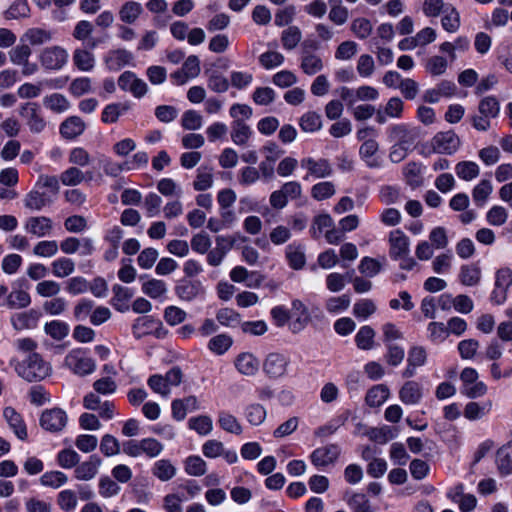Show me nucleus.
<instances>
[{
	"label": "nucleus",
	"instance_id": "obj_31",
	"mask_svg": "<svg viewBox=\"0 0 512 512\" xmlns=\"http://www.w3.org/2000/svg\"><path fill=\"white\" fill-rule=\"evenodd\" d=\"M323 62L320 56L303 49L301 58V69L307 75H314L321 71Z\"/></svg>",
	"mask_w": 512,
	"mask_h": 512
},
{
	"label": "nucleus",
	"instance_id": "obj_57",
	"mask_svg": "<svg viewBox=\"0 0 512 512\" xmlns=\"http://www.w3.org/2000/svg\"><path fill=\"white\" fill-rule=\"evenodd\" d=\"M276 93L271 87H257L252 94V100L260 106H267L275 101Z\"/></svg>",
	"mask_w": 512,
	"mask_h": 512
},
{
	"label": "nucleus",
	"instance_id": "obj_34",
	"mask_svg": "<svg viewBox=\"0 0 512 512\" xmlns=\"http://www.w3.org/2000/svg\"><path fill=\"white\" fill-rule=\"evenodd\" d=\"M286 258L291 268L295 270L302 269L306 263L304 247L296 244L288 245L286 247Z\"/></svg>",
	"mask_w": 512,
	"mask_h": 512
},
{
	"label": "nucleus",
	"instance_id": "obj_42",
	"mask_svg": "<svg viewBox=\"0 0 512 512\" xmlns=\"http://www.w3.org/2000/svg\"><path fill=\"white\" fill-rule=\"evenodd\" d=\"M31 303V297L28 292L17 289L12 290L9 293V300L7 302V308L8 309H22L26 308Z\"/></svg>",
	"mask_w": 512,
	"mask_h": 512
},
{
	"label": "nucleus",
	"instance_id": "obj_38",
	"mask_svg": "<svg viewBox=\"0 0 512 512\" xmlns=\"http://www.w3.org/2000/svg\"><path fill=\"white\" fill-rule=\"evenodd\" d=\"M218 424L224 431L231 434L240 435L243 431L237 418L225 411L219 412Z\"/></svg>",
	"mask_w": 512,
	"mask_h": 512
},
{
	"label": "nucleus",
	"instance_id": "obj_15",
	"mask_svg": "<svg viewBox=\"0 0 512 512\" xmlns=\"http://www.w3.org/2000/svg\"><path fill=\"white\" fill-rule=\"evenodd\" d=\"M427 353L422 346H413L408 352L407 366L402 372L403 378H411L416 374V369L425 365Z\"/></svg>",
	"mask_w": 512,
	"mask_h": 512
},
{
	"label": "nucleus",
	"instance_id": "obj_6",
	"mask_svg": "<svg viewBox=\"0 0 512 512\" xmlns=\"http://www.w3.org/2000/svg\"><path fill=\"white\" fill-rule=\"evenodd\" d=\"M68 421L67 414L60 408L46 409L40 417V425L49 432H59L64 429Z\"/></svg>",
	"mask_w": 512,
	"mask_h": 512
},
{
	"label": "nucleus",
	"instance_id": "obj_59",
	"mask_svg": "<svg viewBox=\"0 0 512 512\" xmlns=\"http://www.w3.org/2000/svg\"><path fill=\"white\" fill-rule=\"evenodd\" d=\"M31 53L32 50L27 43L19 44L10 50V61L15 65L26 63L27 60H29Z\"/></svg>",
	"mask_w": 512,
	"mask_h": 512
},
{
	"label": "nucleus",
	"instance_id": "obj_17",
	"mask_svg": "<svg viewBox=\"0 0 512 512\" xmlns=\"http://www.w3.org/2000/svg\"><path fill=\"white\" fill-rule=\"evenodd\" d=\"M234 244L235 240L232 237L218 236L216 238V247L208 252L207 262L211 266H219Z\"/></svg>",
	"mask_w": 512,
	"mask_h": 512
},
{
	"label": "nucleus",
	"instance_id": "obj_10",
	"mask_svg": "<svg viewBox=\"0 0 512 512\" xmlns=\"http://www.w3.org/2000/svg\"><path fill=\"white\" fill-rule=\"evenodd\" d=\"M119 87L124 91H129L136 98L143 97L148 90L147 84L131 71H125L118 79Z\"/></svg>",
	"mask_w": 512,
	"mask_h": 512
},
{
	"label": "nucleus",
	"instance_id": "obj_40",
	"mask_svg": "<svg viewBox=\"0 0 512 512\" xmlns=\"http://www.w3.org/2000/svg\"><path fill=\"white\" fill-rule=\"evenodd\" d=\"M57 505L64 512H73L78 505L76 491L65 489L59 492L57 496Z\"/></svg>",
	"mask_w": 512,
	"mask_h": 512
},
{
	"label": "nucleus",
	"instance_id": "obj_55",
	"mask_svg": "<svg viewBox=\"0 0 512 512\" xmlns=\"http://www.w3.org/2000/svg\"><path fill=\"white\" fill-rule=\"evenodd\" d=\"M299 125L305 132H316L322 127L321 116L316 112H307L300 118Z\"/></svg>",
	"mask_w": 512,
	"mask_h": 512
},
{
	"label": "nucleus",
	"instance_id": "obj_29",
	"mask_svg": "<svg viewBox=\"0 0 512 512\" xmlns=\"http://www.w3.org/2000/svg\"><path fill=\"white\" fill-rule=\"evenodd\" d=\"M389 395L388 387L384 384H378L368 390L365 401L370 407H379L388 399Z\"/></svg>",
	"mask_w": 512,
	"mask_h": 512
},
{
	"label": "nucleus",
	"instance_id": "obj_11",
	"mask_svg": "<svg viewBox=\"0 0 512 512\" xmlns=\"http://www.w3.org/2000/svg\"><path fill=\"white\" fill-rule=\"evenodd\" d=\"M20 115L27 120V125L32 133H41L45 129L46 122L40 115L36 103L28 102L22 105Z\"/></svg>",
	"mask_w": 512,
	"mask_h": 512
},
{
	"label": "nucleus",
	"instance_id": "obj_48",
	"mask_svg": "<svg viewBox=\"0 0 512 512\" xmlns=\"http://www.w3.org/2000/svg\"><path fill=\"white\" fill-rule=\"evenodd\" d=\"M60 181L65 186H77L84 182V172L79 167H69L61 173Z\"/></svg>",
	"mask_w": 512,
	"mask_h": 512
},
{
	"label": "nucleus",
	"instance_id": "obj_22",
	"mask_svg": "<svg viewBox=\"0 0 512 512\" xmlns=\"http://www.w3.org/2000/svg\"><path fill=\"white\" fill-rule=\"evenodd\" d=\"M40 314L31 309L21 313H15L11 316L10 322L15 330L33 329L37 326Z\"/></svg>",
	"mask_w": 512,
	"mask_h": 512
},
{
	"label": "nucleus",
	"instance_id": "obj_46",
	"mask_svg": "<svg viewBox=\"0 0 512 512\" xmlns=\"http://www.w3.org/2000/svg\"><path fill=\"white\" fill-rule=\"evenodd\" d=\"M52 272L58 278L71 275L75 270V263L72 259L62 257L52 262Z\"/></svg>",
	"mask_w": 512,
	"mask_h": 512
},
{
	"label": "nucleus",
	"instance_id": "obj_60",
	"mask_svg": "<svg viewBox=\"0 0 512 512\" xmlns=\"http://www.w3.org/2000/svg\"><path fill=\"white\" fill-rule=\"evenodd\" d=\"M143 292L151 298H159L167 292V287L164 281L158 279H151L142 285Z\"/></svg>",
	"mask_w": 512,
	"mask_h": 512
},
{
	"label": "nucleus",
	"instance_id": "obj_27",
	"mask_svg": "<svg viewBox=\"0 0 512 512\" xmlns=\"http://www.w3.org/2000/svg\"><path fill=\"white\" fill-rule=\"evenodd\" d=\"M3 415L9 426L13 429L15 435L21 440L26 439L27 430L20 414L17 413L14 408L6 407L3 411Z\"/></svg>",
	"mask_w": 512,
	"mask_h": 512
},
{
	"label": "nucleus",
	"instance_id": "obj_58",
	"mask_svg": "<svg viewBox=\"0 0 512 512\" xmlns=\"http://www.w3.org/2000/svg\"><path fill=\"white\" fill-rule=\"evenodd\" d=\"M176 473L175 467L168 460H159L154 464L153 474L161 481L170 480Z\"/></svg>",
	"mask_w": 512,
	"mask_h": 512
},
{
	"label": "nucleus",
	"instance_id": "obj_2",
	"mask_svg": "<svg viewBox=\"0 0 512 512\" xmlns=\"http://www.w3.org/2000/svg\"><path fill=\"white\" fill-rule=\"evenodd\" d=\"M461 146L459 136L452 130L436 133L431 141L430 147L434 153L452 155Z\"/></svg>",
	"mask_w": 512,
	"mask_h": 512
},
{
	"label": "nucleus",
	"instance_id": "obj_9",
	"mask_svg": "<svg viewBox=\"0 0 512 512\" xmlns=\"http://www.w3.org/2000/svg\"><path fill=\"white\" fill-rule=\"evenodd\" d=\"M301 166L308 171L305 179H307L308 176H313L315 178H327L330 177L333 173L332 165L326 158H303L301 160Z\"/></svg>",
	"mask_w": 512,
	"mask_h": 512
},
{
	"label": "nucleus",
	"instance_id": "obj_18",
	"mask_svg": "<svg viewBox=\"0 0 512 512\" xmlns=\"http://www.w3.org/2000/svg\"><path fill=\"white\" fill-rule=\"evenodd\" d=\"M340 455V448L335 444L317 448L310 456L316 467L327 466L334 463Z\"/></svg>",
	"mask_w": 512,
	"mask_h": 512
},
{
	"label": "nucleus",
	"instance_id": "obj_12",
	"mask_svg": "<svg viewBox=\"0 0 512 512\" xmlns=\"http://www.w3.org/2000/svg\"><path fill=\"white\" fill-rule=\"evenodd\" d=\"M389 255L392 259L398 260L409 254V238L399 229L389 234Z\"/></svg>",
	"mask_w": 512,
	"mask_h": 512
},
{
	"label": "nucleus",
	"instance_id": "obj_32",
	"mask_svg": "<svg viewBox=\"0 0 512 512\" xmlns=\"http://www.w3.org/2000/svg\"><path fill=\"white\" fill-rule=\"evenodd\" d=\"M143 8L135 1L125 2L119 10V18L123 23L132 24L142 14Z\"/></svg>",
	"mask_w": 512,
	"mask_h": 512
},
{
	"label": "nucleus",
	"instance_id": "obj_16",
	"mask_svg": "<svg viewBox=\"0 0 512 512\" xmlns=\"http://www.w3.org/2000/svg\"><path fill=\"white\" fill-rule=\"evenodd\" d=\"M176 295L184 301H192L204 294V288L200 281L181 279L175 286Z\"/></svg>",
	"mask_w": 512,
	"mask_h": 512
},
{
	"label": "nucleus",
	"instance_id": "obj_50",
	"mask_svg": "<svg viewBox=\"0 0 512 512\" xmlns=\"http://www.w3.org/2000/svg\"><path fill=\"white\" fill-rule=\"evenodd\" d=\"M190 429L195 430L200 435H207L213 429V422L209 416L201 415L192 417L188 421Z\"/></svg>",
	"mask_w": 512,
	"mask_h": 512
},
{
	"label": "nucleus",
	"instance_id": "obj_36",
	"mask_svg": "<svg viewBox=\"0 0 512 512\" xmlns=\"http://www.w3.org/2000/svg\"><path fill=\"white\" fill-rule=\"evenodd\" d=\"M460 282L465 286H475L481 280V269L475 264L463 265L459 274Z\"/></svg>",
	"mask_w": 512,
	"mask_h": 512
},
{
	"label": "nucleus",
	"instance_id": "obj_5",
	"mask_svg": "<svg viewBox=\"0 0 512 512\" xmlns=\"http://www.w3.org/2000/svg\"><path fill=\"white\" fill-rule=\"evenodd\" d=\"M99 44V40L91 39L87 42L86 47L76 48L73 51L72 60L74 66L83 72L93 70L95 66V56L92 52Z\"/></svg>",
	"mask_w": 512,
	"mask_h": 512
},
{
	"label": "nucleus",
	"instance_id": "obj_4",
	"mask_svg": "<svg viewBox=\"0 0 512 512\" xmlns=\"http://www.w3.org/2000/svg\"><path fill=\"white\" fill-rule=\"evenodd\" d=\"M65 365L79 376L89 375L96 369L95 361L85 356L79 349L72 350L66 355Z\"/></svg>",
	"mask_w": 512,
	"mask_h": 512
},
{
	"label": "nucleus",
	"instance_id": "obj_30",
	"mask_svg": "<svg viewBox=\"0 0 512 512\" xmlns=\"http://www.w3.org/2000/svg\"><path fill=\"white\" fill-rule=\"evenodd\" d=\"M444 16L441 19V24L444 30L449 33H455L460 28V14L457 9L451 5L446 4L443 10Z\"/></svg>",
	"mask_w": 512,
	"mask_h": 512
},
{
	"label": "nucleus",
	"instance_id": "obj_26",
	"mask_svg": "<svg viewBox=\"0 0 512 512\" xmlns=\"http://www.w3.org/2000/svg\"><path fill=\"white\" fill-rule=\"evenodd\" d=\"M259 361L251 353H241L235 359L236 369L243 375L252 376L256 374L259 369Z\"/></svg>",
	"mask_w": 512,
	"mask_h": 512
},
{
	"label": "nucleus",
	"instance_id": "obj_8",
	"mask_svg": "<svg viewBox=\"0 0 512 512\" xmlns=\"http://www.w3.org/2000/svg\"><path fill=\"white\" fill-rule=\"evenodd\" d=\"M390 137L396 141L395 144L411 150L419 137L418 128H410L404 124H396L389 128Z\"/></svg>",
	"mask_w": 512,
	"mask_h": 512
},
{
	"label": "nucleus",
	"instance_id": "obj_14",
	"mask_svg": "<svg viewBox=\"0 0 512 512\" xmlns=\"http://www.w3.org/2000/svg\"><path fill=\"white\" fill-rule=\"evenodd\" d=\"M24 229L27 233L42 238L51 233L53 222L49 217L34 216L26 220Z\"/></svg>",
	"mask_w": 512,
	"mask_h": 512
},
{
	"label": "nucleus",
	"instance_id": "obj_54",
	"mask_svg": "<svg viewBox=\"0 0 512 512\" xmlns=\"http://www.w3.org/2000/svg\"><path fill=\"white\" fill-rule=\"evenodd\" d=\"M492 191L493 187L491 182L489 180H481L472 191V197L474 202L478 206H482L488 199Z\"/></svg>",
	"mask_w": 512,
	"mask_h": 512
},
{
	"label": "nucleus",
	"instance_id": "obj_35",
	"mask_svg": "<svg viewBox=\"0 0 512 512\" xmlns=\"http://www.w3.org/2000/svg\"><path fill=\"white\" fill-rule=\"evenodd\" d=\"M132 60V54L125 49L111 51L106 57V64L110 70H119Z\"/></svg>",
	"mask_w": 512,
	"mask_h": 512
},
{
	"label": "nucleus",
	"instance_id": "obj_62",
	"mask_svg": "<svg viewBox=\"0 0 512 512\" xmlns=\"http://www.w3.org/2000/svg\"><path fill=\"white\" fill-rule=\"evenodd\" d=\"M80 456L73 449H63L57 455L58 465L64 469L76 467L79 463Z\"/></svg>",
	"mask_w": 512,
	"mask_h": 512
},
{
	"label": "nucleus",
	"instance_id": "obj_19",
	"mask_svg": "<svg viewBox=\"0 0 512 512\" xmlns=\"http://www.w3.org/2000/svg\"><path fill=\"white\" fill-rule=\"evenodd\" d=\"M86 129V123L78 116H70L60 124V134L64 139L72 140L82 135Z\"/></svg>",
	"mask_w": 512,
	"mask_h": 512
},
{
	"label": "nucleus",
	"instance_id": "obj_3",
	"mask_svg": "<svg viewBox=\"0 0 512 512\" xmlns=\"http://www.w3.org/2000/svg\"><path fill=\"white\" fill-rule=\"evenodd\" d=\"M39 61L47 70H60L68 61V52L58 45L46 47L41 51Z\"/></svg>",
	"mask_w": 512,
	"mask_h": 512
},
{
	"label": "nucleus",
	"instance_id": "obj_44",
	"mask_svg": "<svg viewBox=\"0 0 512 512\" xmlns=\"http://www.w3.org/2000/svg\"><path fill=\"white\" fill-rule=\"evenodd\" d=\"M375 331L370 326H363L355 336V342L359 349L370 350L374 345Z\"/></svg>",
	"mask_w": 512,
	"mask_h": 512
},
{
	"label": "nucleus",
	"instance_id": "obj_20",
	"mask_svg": "<svg viewBox=\"0 0 512 512\" xmlns=\"http://www.w3.org/2000/svg\"><path fill=\"white\" fill-rule=\"evenodd\" d=\"M422 386L416 381H407L399 390V399L406 405L418 404L422 397Z\"/></svg>",
	"mask_w": 512,
	"mask_h": 512
},
{
	"label": "nucleus",
	"instance_id": "obj_49",
	"mask_svg": "<svg viewBox=\"0 0 512 512\" xmlns=\"http://www.w3.org/2000/svg\"><path fill=\"white\" fill-rule=\"evenodd\" d=\"M217 321L226 327H235L241 325V316L231 308L219 309L216 313Z\"/></svg>",
	"mask_w": 512,
	"mask_h": 512
},
{
	"label": "nucleus",
	"instance_id": "obj_47",
	"mask_svg": "<svg viewBox=\"0 0 512 512\" xmlns=\"http://www.w3.org/2000/svg\"><path fill=\"white\" fill-rule=\"evenodd\" d=\"M68 482V477L61 471H49L45 472L40 477V483L43 486L57 489Z\"/></svg>",
	"mask_w": 512,
	"mask_h": 512
},
{
	"label": "nucleus",
	"instance_id": "obj_1",
	"mask_svg": "<svg viewBox=\"0 0 512 512\" xmlns=\"http://www.w3.org/2000/svg\"><path fill=\"white\" fill-rule=\"evenodd\" d=\"M51 370V365L37 353H32L16 366L18 375L29 382L45 379L51 374Z\"/></svg>",
	"mask_w": 512,
	"mask_h": 512
},
{
	"label": "nucleus",
	"instance_id": "obj_23",
	"mask_svg": "<svg viewBox=\"0 0 512 512\" xmlns=\"http://www.w3.org/2000/svg\"><path fill=\"white\" fill-rule=\"evenodd\" d=\"M52 202V197L38 189L30 191L24 198L25 207L32 211H40L44 207L51 205Z\"/></svg>",
	"mask_w": 512,
	"mask_h": 512
},
{
	"label": "nucleus",
	"instance_id": "obj_25",
	"mask_svg": "<svg viewBox=\"0 0 512 512\" xmlns=\"http://www.w3.org/2000/svg\"><path fill=\"white\" fill-rule=\"evenodd\" d=\"M253 132L251 127L242 119L233 120L231 125V139L238 146H245Z\"/></svg>",
	"mask_w": 512,
	"mask_h": 512
},
{
	"label": "nucleus",
	"instance_id": "obj_24",
	"mask_svg": "<svg viewBox=\"0 0 512 512\" xmlns=\"http://www.w3.org/2000/svg\"><path fill=\"white\" fill-rule=\"evenodd\" d=\"M53 39V33L50 30L33 27L26 30L21 37L22 42L28 45L39 46L50 42Z\"/></svg>",
	"mask_w": 512,
	"mask_h": 512
},
{
	"label": "nucleus",
	"instance_id": "obj_45",
	"mask_svg": "<svg viewBox=\"0 0 512 512\" xmlns=\"http://www.w3.org/2000/svg\"><path fill=\"white\" fill-rule=\"evenodd\" d=\"M233 340L227 334H219L212 337L208 342V349L217 355L224 354L231 346Z\"/></svg>",
	"mask_w": 512,
	"mask_h": 512
},
{
	"label": "nucleus",
	"instance_id": "obj_43",
	"mask_svg": "<svg viewBox=\"0 0 512 512\" xmlns=\"http://www.w3.org/2000/svg\"><path fill=\"white\" fill-rule=\"evenodd\" d=\"M457 176L465 181H471L478 177L480 173L479 166L472 161H461L455 167Z\"/></svg>",
	"mask_w": 512,
	"mask_h": 512
},
{
	"label": "nucleus",
	"instance_id": "obj_64",
	"mask_svg": "<svg viewBox=\"0 0 512 512\" xmlns=\"http://www.w3.org/2000/svg\"><path fill=\"white\" fill-rule=\"evenodd\" d=\"M58 244L55 240H43L33 248V254L39 257H52L58 252Z\"/></svg>",
	"mask_w": 512,
	"mask_h": 512
},
{
	"label": "nucleus",
	"instance_id": "obj_52",
	"mask_svg": "<svg viewBox=\"0 0 512 512\" xmlns=\"http://www.w3.org/2000/svg\"><path fill=\"white\" fill-rule=\"evenodd\" d=\"M245 416L250 424L258 426L266 419V409L260 404L253 403L246 407Z\"/></svg>",
	"mask_w": 512,
	"mask_h": 512
},
{
	"label": "nucleus",
	"instance_id": "obj_51",
	"mask_svg": "<svg viewBox=\"0 0 512 512\" xmlns=\"http://www.w3.org/2000/svg\"><path fill=\"white\" fill-rule=\"evenodd\" d=\"M335 192V186L330 181L319 182L311 188V196L317 201L328 199L332 197Z\"/></svg>",
	"mask_w": 512,
	"mask_h": 512
},
{
	"label": "nucleus",
	"instance_id": "obj_61",
	"mask_svg": "<svg viewBox=\"0 0 512 512\" xmlns=\"http://www.w3.org/2000/svg\"><path fill=\"white\" fill-rule=\"evenodd\" d=\"M448 67V60L443 56L435 55L427 60L426 71L433 76H439L445 73Z\"/></svg>",
	"mask_w": 512,
	"mask_h": 512
},
{
	"label": "nucleus",
	"instance_id": "obj_53",
	"mask_svg": "<svg viewBox=\"0 0 512 512\" xmlns=\"http://www.w3.org/2000/svg\"><path fill=\"white\" fill-rule=\"evenodd\" d=\"M334 226V221L329 214H320L313 220L311 227L312 237L317 239L324 230H330Z\"/></svg>",
	"mask_w": 512,
	"mask_h": 512
},
{
	"label": "nucleus",
	"instance_id": "obj_7",
	"mask_svg": "<svg viewBox=\"0 0 512 512\" xmlns=\"http://www.w3.org/2000/svg\"><path fill=\"white\" fill-rule=\"evenodd\" d=\"M289 363L288 357L281 353L273 352L266 357L263 363V370L270 378L277 379L286 374Z\"/></svg>",
	"mask_w": 512,
	"mask_h": 512
},
{
	"label": "nucleus",
	"instance_id": "obj_63",
	"mask_svg": "<svg viewBox=\"0 0 512 512\" xmlns=\"http://www.w3.org/2000/svg\"><path fill=\"white\" fill-rule=\"evenodd\" d=\"M478 109L480 114L490 118H495L499 114L500 106L498 100L495 97L488 96L480 101Z\"/></svg>",
	"mask_w": 512,
	"mask_h": 512
},
{
	"label": "nucleus",
	"instance_id": "obj_37",
	"mask_svg": "<svg viewBox=\"0 0 512 512\" xmlns=\"http://www.w3.org/2000/svg\"><path fill=\"white\" fill-rule=\"evenodd\" d=\"M43 104L55 113H63L70 108L69 100L60 93H53L44 97Z\"/></svg>",
	"mask_w": 512,
	"mask_h": 512
},
{
	"label": "nucleus",
	"instance_id": "obj_21",
	"mask_svg": "<svg viewBox=\"0 0 512 512\" xmlns=\"http://www.w3.org/2000/svg\"><path fill=\"white\" fill-rule=\"evenodd\" d=\"M291 315L295 318L290 324L293 333L303 330L310 321L307 307L298 299L292 301Z\"/></svg>",
	"mask_w": 512,
	"mask_h": 512
},
{
	"label": "nucleus",
	"instance_id": "obj_39",
	"mask_svg": "<svg viewBox=\"0 0 512 512\" xmlns=\"http://www.w3.org/2000/svg\"><path fill=\"white\" fill-rule=\"evenodd\" d=\"M345 499L354 512H374L368 498L362 493H346Z\"/></svg>",
	"mask_w": 512,
	"mask_h": 512
},
{
	"label": "nucleus",
	"instance_id": "obj_13",
	"mask_svg": "<svg viewBox=\"0 0 512 512\" xmlns=\"http://www.w3.org/2000/svg\"><path fill=\"white\" fill-rule=\"evenodd\" d=\"M102 460L97 455H92L87 461L77 464L74 470V477L78 481H90L96 477Z\"/></svg>",
	"mask_w": 512,
	"mask_h": 512
},
{
	"label": "nucleus",
	"instance_id": "obj_28",
	"mask_svg": "<svg viewBox=\"0 0 512 512\" xmlns=\"http://www.w3.org/2000/svg\"><path fill=\"white\" fill-rule=\"evenodd\" d=\"M496 464L499 473L507 476L512 473V444L502 446L496 455Z\"/></svg>",
	"mask_w": 512,
	"mask_h": 512
},
{
	"label": "nucleus",
	"instance_id": "obj_33",
	"mask_svg": "<svg viewBox=\"0 0 512 512\" xmlns=\"http://www.w3.org/2000/svg\"><path fill=\"white\" fill-rule=\"evenodd\" d=\"M492 401L488 400L482 405L478 402H468L464 408V417L470 421L481 419L490 412Z\"/></svg>",
	"mask_w": 512,
	"mask_h": 512
},
{
	"label": "nucleus",
	"instance_id": "obj_56",
	"mask_svg": "<svg viewBox=\"0 0 512 512\" xmlns=\"http://www.w3.org/2000/svg\"><path fill=\"white\" fill-rule=\"evenodd\" d=\"M213 184V175L211 169L207 167H200L197 170V176L193 182V187L196 191H205Z\"/></svg>",
	"mask_w": 512,
	"mask_h": 512
},
{
	"label": "nucleus",
	"instance_id": "obj_41",
	"mask_svg": "<svg viewBox=\"0 0 512 512\" xmlns=\"http://www.w3.org/2000/svg\"><path fill=\"white\" fill-rule=\"evenodd\" d=\"M302 39V32L297 26H289L281 33V42L285 49L293 50Z\"/></svg>",
	"mask_w": 512,
	"mask_h": 512
}]
</instances>
